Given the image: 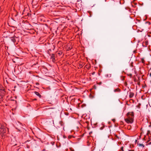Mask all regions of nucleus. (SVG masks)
Masks as SVG:
<instances>
[{
	"instance_id": "nucleus-1",
	"label": "nucleus",
	"mask_w": 151,
	"mask_h": 151,
	"mask_svg": "<svg viewBox=\"0 0 151 151\" xmlns=\"http://www.w3.org/2000/svg\"><path fill=\"white\" fill-rule=\"evenodd\" d=\"M127 118L125 119V122L128 124H132L133 122L134 113L133 112H128L127 114Z\"/></svg>"
},
{
	"instance_id": "nucleus-2",
	"label": "nucleus",
	"mask_w": 151,
	"mask_h": 151,
	"mask_svg": "<svg viewBox=\"0 0 151 151\" xmlns=\"http://www.w3.org/2000/svg\"><path fill=\"white\" fill-rule=\"evenodd\" d=\"M6 131V128L5 127L4 125H1L0 128V134L2 137L5 135Z\"/></svg>"
},
{
	"instance_id": "nucleus-3",
	"label": "nucleus",
	"mask_w": 151,
	"mask_h": 151,
	"mask_svg": "<svg viewBox=\"0 0 151 151\" xmlns=\"http://www.w3.org/2000/svg\"><path fill=\"white\" fill-rule=\"evenodd\" d=\"M5 91L4 89L3 88L0 89V99H1L3 98V97L4 95Z\"/></svg>"
},
{
	"instance_id": "nucleus-4",
	"label": "nucleus",
	"mask_w": 151,
	"mask_h": 151,
	"mask_svg": "<svg viewBox=\"0 0 151 151\" xmlns=\"http://www.w3.org/2000/svg\"><path fill=\"white\" fill-rule=\"evenodd\" d=\"M34 93L36 95L39 96L40 98H41V96L39 92L37 91H35L34 92Z\"/></svg>"
},
{
	"instance_id": "nucleus-5",
	"label": "nucleus",
	"mask_w": 151,
	"mask_h": 151,
	"mask_svg": "<svg viewBox=\"0 0 151 151\" xmlns=\"http://www.w3.org/2000/svg\"><path fill=\"white\" fill-rule=\"evenodd\" d=\"M50 56L51 58L52 59L53 61H54V60H55L54 55L53 54H52V55H50Z\"/></svg>"
},
{
	"instance_id": "nucleus-6",
	"label": "nucleus",
	"mask_w": 151,
	"mask_h": 151,
	"mask_svg": "<svg viewBox=\"0 0 151 151\" xmlns=\"http://www.w3.org/2000/svg\"><path fill=\"white\" fill-rule=\"evenodd\" d=\"M129 95V97L130 98H132L134 96V93L132 92H130Z\"/></svg>"
},
{
	"instance_id": "nucleus-7",
	"label": "nucleus",
	"mask_w": 151,
	"mask_h": 151,
	"mask_svg": "<svg viewBox=\"0 0 151 151\" xmlns=\"http://www.w3.org/2000/svg\"><path fill=\"white\" fill-rule=\"evenodd\" d=\"M85 67H86V68H87V69H89L90 68H91V65L90 64H87L86 66H85Z\"/></svg>"
},
{
	"instance_id": "nucleus-8",
	"label": "nucleus",
	"mask_w": 151,
	"mask_h": 151,
	"mask_svg": "<svg viewBox=\"0 0 151 151\" xmlns=\"http://www.w3.org/2000/svg\"><path fill=\"white\" fill-rule=\"evenodd\" d=\"M11 40L13 42H16V40L15 39V38L14 37H12L11 38Z\"/></svg>"
},
{
	"instance_id": "nucleus-9",
	"label": "nucleus",
	"mask_w": 151,
	"mask_h": 151,
	"mask_svg": "<svg viewBox=\"0 0 151 151\" xmlns=\"http://www.w3.org/2000/svg\"><path fill=\"white\" fill-rule=\"evenodd\" d=\"M119 91H120V89L118 88H117L114 90V91L115 92H119Z\"/></svg>"
},
{
	"instance_id": "nucleus-10",
	"label": "nucleus",
	"mask_w": 151,
	"mask_h": 151,
	"mask_svg": "<svg viewBox=\"0 0 151 151\" xmlns=\"http://www.w3.org/2000/svg\"><path fill=\"white\" fill-rule=\"evenodd\" d=\"M83 67V65L82 64H80L78 65V68H82Z\"/></svg>"
},
{
	"instance_id": "nucleus-11",
	"label": "nucleus",
	"mask_w": 151,
	"mask_h": 151,
	"mask_svg": "<svg viewBox=\"0 0 151 151\" xmlns=\"http://www.w3.org/2000/svg\"><path fill=\"white\" fill-rule=\"evenodd\" d=\"M139 146L142 147H145V145L142 144H139Z\"/></svg>"
},
{
	"instance_id": "nucleus-12",
	"label": "nucleus",
	"mask_w": 151,
	"mask_h": 151,
	"mask_svg": "<svg viewBox=\"0 0 151 151\" xmlns=\"http://www.w3.org/2000/svg\"><path fill=\"white\" fill-rule=\"evenodd\" d=\"M58 54L59 55H61L62 54V52L61 51H59L58 53Z\"/></svg>"
},
{
	"instance_id": "nucleus-13",
	"label": "nucleus",
	"mask_w": 151,
	"mask_h": 151,
	"mask_svg": "<svg viewBox=\"0 0 151 151\" xmlns=\"http://www.w3.org/2000/svg\"><path fill=\"white\" fill-rule=\"evenodd\" d=\"M31 142H30V144H29V145H28V144H27V147L28 148H29V146H30V145H31Z\"/></svg>"
},
{
	"instance_id": "nucleus-14",
	"label": "nucleus",
	"mask_w": 151,
	"mask_h": 151,
	"mask_svg": "<svg viewBox=\"0 0 151 151\" xmlns=\"http://www.w3.org/2000/svg\"><path fill=\"white\" fill-rule=\"evenodd\" d=\"M72 137H73V135H69L68 136V138L69 139H70Z\"/></svg>"
},
{
	"instance_id": "nucleus-15",
	"label": "nucleus",
	"mask_w": 151,
	"mask_h": 151,
	"mask_svg": "<svg viewBox=\"0 0 151 151\" xmlns=\"http://www.w3.org/2000/svg\"><path fill=\"white\" fill-rule=\"evenodd\" d=\"M111 74H107L106 75V76L107 77H108L109 76V77H111Z\"/></svg>"
},
{
	"instance_id": "nucleus-16",
	"label": "nucleus",
	"mask_w": 151,
	"mask_h": 151,
	"mask_svg": "<svg viewBox=\"0 0 151 151\" xmlns=\"http://www.w3.org/2000/svg\"><path fill=\"white\" fill-rule=\"evenodd\" d=\"M141 61H142V63H144V59H143V58H142L141 59Z\"/></svg>"
},
{
	"instance_id": "nucleus-17",
	"label": "nucleus",
	"mask_w": 151,
	"mask_h": 151,
	"mask_svg": "<svg viewBox=\"0 0 151 151\" xmlns=\"http://www.w3.org/2000/svg\"><path fill=\"white\" fill-rule=\"evenodd\" d=\"M121 150L122 151H124L123 147H121Z\"/></svg>"
},
{
	"instance_id": "nucleus-18",
	"label": "nucleus",
	"mask_w": 151,
	"mask_h": 151,
	"mask_svg": "<svg viewBox=\"0 0 151 151\" xmlns=\"http://www.w3.org/2000/svg\"><path fill=\"white\" fill-rule=\"evenodd\" d=\"M30 142V140H28L25 141V143H27V142Z\"/></svg>"
},
{
	"instance_id": "nucleus-19",
	"label": "nucleus",
	"mask_w": 151,
	"mask_h": 151,
	"mask_svg": "<svg viewBox=\"0 0 151 151\" xmlns=\"http://www.w3.org/2000/svg\"><path fill=\"white\" fill-rule=\"evenodd\" d=\"M95 72H93L91 73V74L92 75H93L95 74Z\"/></svg>"
},
{
	"instance_id": "nucleus-20",
	"label": "nucleus",
	"mask_w": 151,
	"mask_h": 151,
	"mask_svg": "<svg viewBox=\"0 0 151 151\" xmlns=\"http://www.w3.org/2000/svg\"><path fill=\"white\" fill-rule=\"evenodd\" d=\"M115 136L118 139H119V137L117 136L116 135H115Z\"/></svg>"
},
{
	"instance_id": "nucleus-21",
	"label": "nucleus",
	"mask_w": 151,
	"mask_h": 151,
	"mask_svg": "<svg viewBox=\"0 0 151 151\" xmlns=\"http://www.w3.org/2000/svg\"><path fill=\"white\" fill-rule=\"evenodd\" d=\"M150 140H150V138H149L148 139L147 141V142H149Z\"/></svg>"
},
{
	"instance_id": "nucleus-22",
	"label": "nucleus",
	"mask_w": 151,
	"mask_h": 151,
	"mask_svg": "<svg viewBox=\"0 0 151 151\" xmlns=\"http://www.w3.org/2000/svg\"><path fill=\"white\" fill-rule=\"evenodd\" d=\"M128 151H134V150H128Z\"/></svg>"
},
{
	"instance_id": "nucleus-23",
	"label": "nucleus",
	"mask_w": 151,
	"mask_h": 151,
	"mask_svg": "<svg viewBox=\"0 0 151 151\" xmlns=\"http://www.w3.org/2000/svg\"><path fill=\"white\" fill-rule=\"evenodd\" d=\"M150 76L151 77V72L150 74Z\"/></svg>"
},
{
	"instance_id": "nucleus-24",
	"label": "nucleus",
	"mask_w": 151,
	"mask_h": 151,
	"mask_svg": "<svg viewBox=\"0 0 151 151\" xmlns=\"http://www.w3.org/2000/svg\"><path fill=\"white\" fill-rule=\"evenodd\" d=\"M148 144H149V145H150V144H151V142H150L148 143Z\"/></svg>"
},
{
	"instance_id": "nucleus-25",
	"label": "nucleus",
	"mask_w": 151,
	"mask_h": 151,
	"mask_svg": "<svg viewBox=\"0 0 151 151\" xmlns=\"http://www.w3.org/2000/svg\"><path fill=\"white\" fill-rule=\"evenodd\" d=\"M44 6H45L46 7H47V6H49V5H48V6L46 5H46H44Z\"/></svg>"
},
{
	"instance_id": "nucleus-26",
	"label": "nucleus",
	"mask_w": 151,
	"mask_h": 151,
	"mask_svg": "<svg viewBox=\"0 0 151 151\" xmlns=\"http://www.w3.org/2000/svg\"><path fill=\"white\" fill-rule=\"evenodd\" d=\"M130 75L131 76H132V74H130Z\"/></svg>"
},
{
	"instance_id": "nucleus-27",
	"label": "nucleus",
	"mask_w": 151,
	"mask_h": 151,
	"mask_svg": "<svg viewBox=\"0 0 151 151\" xmlns=\"http://www.w3.org/2000/svg\"><path fill=\"white\" fill-rule=\"evenodd\" d=\"M119 144H120V143H121V142H120V143H119Z\"/></svg>"
},
{
	"instance_id": "nucleus-28",
	"label": "nucleus",
	"mask_w": 151,
	"mask_h": 151,
	"mask_svg": "<svg viewBox=\"0 0 151 151\" xmlns=\"http://www.w3.org/2000/svg\"><path fill=\"white\" fill-rule=\"evenodd\" d=\"M119 144H120V143H121V142H120V143H119Z\"/></svg>"
},
{
	"instance_id": "nucleus-29",
	"label": "nucleus",
	"mask_w": 151,
	"mask_h": 151,
	"mask_svg": "<svg viewBox=\"0 0 151 151\" xmlns=\"http://www.w3.org/2000/svg\"><path fill=\"white\" fill-rule=\"evenodd\" d=\"M49 50H50V51H51V50L50 49Z\"/></svg>"
}]
</instances>
